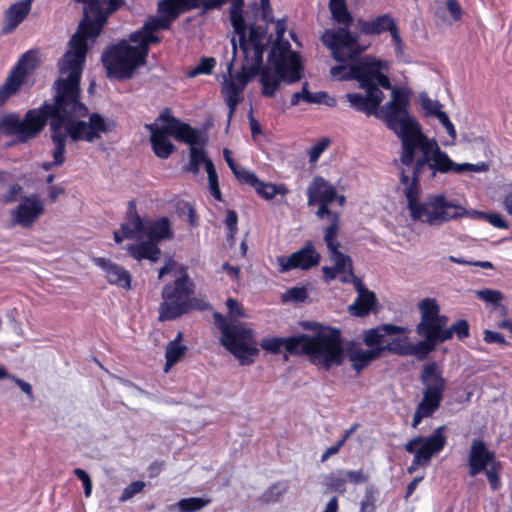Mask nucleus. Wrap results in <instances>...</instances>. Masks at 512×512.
Returning a JSON list of instances; mask_svg holds the SVG:
<instances>
[{
  "label": "nucleus",
  "mask_w": 512,
  "mask_h": 512,
  "mask_svg": "<svg viewBox=\"0 0 512 512\" xmlns=\"http://www.w3.org/2000/svg\"><path fill=\"white\" fill-rule=\"evenodd\" d=\"M386 122L387 127L401 140L400 162L403 166L410 167L417 152L423 155L427 152L431 162V178H435L437 174L486 170L485 163H455L434 139H428L422 132L421 125L409 113V95L405 91H394L393 100L386 106Z\"/></svg>",
  "instance_id": "1"
},
{
  "label": "nucleus",
  "mask_w": 512,
  "mask_h": 512,
  "mask_svg": "<svg viewBox=\"0 0 512 512\" xmlns=\"http://www.w3.org/2000/svg\"><path fill=\"white\" fill-rule=\"evenodd\" d=\"M430 165L427 152L425 155L420 153L418 157L415 156L411 165L413 167L412 176L410 177L405 169H401L399 181L404 185V194L411 218L431 226H439L463 217L466 210L461 205L449 201L444 194H430L423 202L419 200L421 177L428 172L429 179H432Z\"/></svg>",
  "instance_id": "2"
},
{
  "label": "nucleus",
  "mask_w": 512,
  "mask_h": 512,
  "mask_svg": "<svg viewBox=\"0 0 512 512\" xmlns=\"http://www.w3.org/2000/svg\"><path fill=\"white\" fill-rule=\"evenodd\" d=\"M115 127L114 120L105 118L98 112L90 113L88 121L63 115L54 117V120L49 121L50 138L54 145L53 161L44 162L43 170L50 171L53 167L64 164L68 137L73 142L92 143L101 137V133L108 134Z\"/></svg>",
  "instance_id": "3"
},
{
  "label": "nucleus",
  "mask_w": 512,
  "mask_h": 512,
  "mask_svg": "<svg viewBox=\"0 0 512 512\" xmlns=\"http://www.w3.org/2000/svg\"><path fill=\"white\" fill-rule=\"evenodd\" d=\"M268 63L269 66L261 68L259 77L264 97H275L282 82L293 84L303 76V61L299 53L291 49L289 41H278L272 45Z\"/></svg>",
  "instance_id": "4"
},
{
  "label": "nucleus",
  "mask_w": 512,
  "mask_h": 512,
  "mask_svg": "<svg viewBox=\"0 0 512 512\" xmlns=\"http://www.w3.org/2000/svg\"><path fill=\"white\" fill-rule=\"evenodd\" d=\"M84 64L85 59L70 53H65L58 62L60 73L67 74V77L54 82V101L50 104L63 116L82 119L90 115L88 107L81 101L80 81Z\"/></svg>",
  "instance_id": "5"
},
{
  "label": "nucleus",
  "mask_w": 512,
  "mask_h": 512,
  "mask_svg": "<svg viewBox=\"0 0 512 512\" xmlns=\"http://www.w3.org/2000/svg\"><path fill=\"white\" fill-rule=\"evenodd\" d=\"M201 0H160L157 3V17L146 21L143 26L130 34L129 40L144 45L148 50L151 44L161 42L155 34L159 30H169L172 23L182 14L200 7Z\"/></svg>",
  "instance_id": "6"
},
{
  "label": "nucleus",
  "mask_w": 512,
  "mask_h": 512,
  "mask_svg": "<svg viewBox=\"0 0 512 512\" xmlns=\"http://www.w3.org/2000/svg\"><path fill=\"white\" fill-rule=\"evenodd\" d=\"M195 284L188 273L183 271L174 281L165 284L161 291L159 305L160 322L172 321L196 308Z\"/></svg>",
  "instance_id": "7"
},
{
  "label": "nucleus",
  "mask_w": 512,
  "mask_h": 512,
  "mask_svg": "<svg viewBox=\"0 0 512 512\" xmlns=\"http://www.w3.org/2000/svg\"><path fill=\"white\" fill-rule=\"evenodd\" d=\"M148 53L144 45L131 46L122 40L109 46L103 52L101 61L109 78L123 81L132 78L136 69L146 63Z\"/></svg>",
  "instance_id": "8"
},
{
  "label": "nucleus",
  "mask_w": 512,
  "mask_h": 512,
  "mask_svg": "<svg viewBox=\"0 0 512 512\" xmlns=\"http://www.w3.org/2000/svg\"><path fill=\"white\" fill-rule=\"evenodd\" d=\"M420 379L424 390L413 415V428H417L424 418L431 417L440 408L446 388V380L435 361L423 366Z\"/></svg>",
  "instance_id": "9"
},
{
  "label": "nucleus",
  "mask_w": 512,
  "mask_h": 512,
  "mask_svg": "<svg viewBox=\"0 0 512 512\" xmlns=\"http://www.w3.org/2000/svg\"><path fill=\"white\" fill-rule=\"evenodd\" d=\"M214 324L221 331L222 345L237 359L241 364H249L252 359L250 356H256L258 349L252 344L253 331L245 326L244 323L229 321L219 312L213 313Z\"/></svg>",
  "instance_id": "10"
},
{
  "label": "nucleus",
  "mask_w": 512,
  "mask_h": 512,
  "mask_svg": "<svg viewBox=\"0 0 512 512\" xmlns=\"http://www.w3.org/2000/svg\"><path fill=\"white\" fill-rule=\"evenodd\" d=\"M308 357L311 363L325 370L341 365L345 358L341 331L328 328L312 335Z\"/></svg>",
  "instance_id": "11"
},
{
  "label": "nucleus",
  "mask_w": 512,
  "mask_h": 512,
  "mask_svg": "<svg viewBox=\"0 0 512 512\" xmlns=\"http://www.w3.org/2000/svg\"><path fill=\"white\" fill-rule=\"evenodd\" d=\"M338 29H326L322 36V43L331 51L333 58L340 63L356 60L366 50V46L359 43V35L350 31L352 23L341 24Z\"/></svg>",
  "instance_id": "12"
},
{
  "label": "nucleus",
  "mask_w": 512,
  "mask_h": 512,
  "mask_svg": "<svg viewBox=\"0 0 512 512\" xmlns=\"http://www.w3.org/2000/svg\"><path fill=\"white\" fill-rule=\"evenodd\" d=\"M337 190L322 176H315L307 188L308 206L318 205L316 216L319 219L327 217L331 224L339 226L340 215L330 210L329 206L335 201Z\"/></svg>",
  "instance_id": "13"
},
{
  "label": "nucleus",
  "mask_w": 512,
  "mask_h": 512,
  "mask_svg": "<svg viewBox=\"0 0 512 512\" xmlns=\"http://www.w3.org/2000/svg\"><path fill=\"white\" fill-rule=\"evenodd\" d=\"M38 60L32 51L25 52L11 68L4 83L0 86V107L14 96L24 84L28 75L37 68Z\"/></svg>",
  "instance_id": "14"
},
{
  "label": "nucleus",
  "mask_w": 512,
  "mask_h": 512,
  "mask_svg": "<svg viewBox=\"0 0 512 512\" xmlns=\"http://www.w3.org/2000/svg\"><path fill=\"white\" fill-rule=\"evenodd\" d=\"M446 426L441 425L435 428L429 436H417L410 439L404 446L409 454L417 455V461L422 459L428 465L431 459L439 454L447 444Z\"/></svg>",
  "instance_id": "15"
},
{
  "label": "nucleus",
  "mask_w": 512,
  "mask_h": 512,
  "mask_svg": "<svg viewBox=\"0 0 512 512\" xmlns=\"http://www.w3.org/2000/svg\"><path fill=\"white\" fill-rule=\"evenodd\" d=\"M321 255L317 252L312 241H307L304 246L290 256H281L277 258L281 272H289L291 270L308 271L318 266Z\"/></svg>",
  "instance_id": "16"
},
{
  "label": "nucleus",
  "mask_w": 512,
  "mask_h": 512,
  "mask_svg": "<svg viewBox=\"0 0 512 512\" xmlns=\"http://www.w3.org/2000/svg\"><path fill=\"white\" fill-rule=\"evenodd\" d=\"M383 68V62L379 59H369L367 57L360 58L352 61L349 66V71L346 76H341V79H351L359 82L362 89H379L375 87L374 77L378 69Z\"/></svg>",
  "instance_id": "17"
},
{
  "label": "nucleus",
  "mask_w": 512,
  "mask_h": 512,
  "mask_svg": "<svg viewBox=\"0 0 512 512\" xmlns=\"http://www.w3.org/2000/svg\"><path fill=\"white\" fill-rule=\"evenodd\" d=\"M44 212V203L38 195L26 196L16 209L11 211V221L13 225H20L29 229L33 227Z\"/></svg>",
  "instance_id": "18"
},
{
  "label": "nucleus",
  "mask_w": 512,
  "mask_h": 512,
  "mask_svg": "<svg viewBox=\"0 0 512 512\" xmlns=\"http://www.w3.org/2000/svg\"><path fill=\"white\" fill-rule=\"evenodd\" d=\"M496 460L495 452L482 439H474L468 452V475L477 476Z\"/></svg>",
  "instance_id": "19"
},
{
  "label": "nucleus",
  "mask_w": 512,
  "mask_h": 512,
  "mask_svg": "<svg viewBox=\"0 0 512 512\" xmlns=\"http://www.w3.org/2000/svg\"><path fill=\"white\" fill-rule=\"evenodd\" d=\"M366 95L360 93H347L346 98L349 101L352 108L356 111L363 112L366 115H376L383 119L381 112H378V108L384 99V93L381 89H364Z\"/></svg>",
  "instance_id": "20"
},
{
  "label": "nucleus",
  "mask_w": 512,
  "mask_h": 512,
  "mask_svg": "<svg viewBox=\"0 0 512 512\" xmlns=\"http://www.w3.org/2000/svg\"><path fill=\"white\" fill-rule=\"evenodd\" d=\"M94 263L103 269L109 284L126 290L131 288V274L124 267L103 257L95 258Z\"/></svg>",
  "instance_id": "21"
},
{
  "label": "nucleus",
  "mask_w": 512,
  "mask_h": 512,
  "mask_svg": "<svg viewBox=\"0 0 512 512\" xmlns=\"http://www.w3.org/2000/svg\"><path fill=\"white\" fill-rule=\"evenodd\" d=\"M338 231L339 226L337 227L336 224H330L324 230V241L330 252L331 259L335 263V267L340 273H344L347 265L352 268V261L349 256L339 250L340 243L337 241Z\"/></svg>",
  "instance_id": "22"
},
{
  "label": "nucleus",
  "mask_w": 512,
  "mask_h": 512,
  "mask_svg": "<svg viewBox=\"0 0 512 512\" xmlns=\"http://www.w3.org/2000/svg\"><path fill=\"white\" fill-rule=\"evenodd\" d=\"M161 118L166 121L168 132L177 141L186 143L190 145V147L199 143L200 133L197 129L187 123L181 122L174 116L165 117L161 115Z\"/></svg>",
  "instance_id": "23"
},
{
  "label": "nucleus",
  "mask_w": 512,
  "mask_h": 512,
  "mask_svg": "<svg viewBox=\"0 0 512 512\" xmlns=\"http://www.w3.org/2000/svg\"><path fill=\"white\" fill-rule=\"evenodd\" d=\"M150 129V143L154 154L161 159H167L174 152L175 145L169 140L171 135L166 125L162 127L151 125Z\"/></svg>",
  "instance_id": "24"
},
{
  "label": "nucleus",
  "mask_w": 512,
  "mask_h": 512,
  "mask_svg": "<svg viewBox=\"0 0 512 512\" xmlns=\"http://www.w3.org/2000/svg\"><path fill=\"white\" fill-rule=\"evenodd\" d=\"M33 1L34 0H21L9 6L4 14L5 25L3 31L5 33L12 32L24 21L31 11Z\"/></svg>",
  "instance_id": "25"
},
{
  "label": "nucleus",
  "mask_w": 512,
  "mask_h": 512,
  "mask_svg": "<svg viewBox=\"0 0 512 512\" xmlns=\"http://www.w3.org/2000/svg\"><path fill=\"white\" fill-rule=\"evenodd\" d=\"M357 24L360 33L365 35H378L386 31L391 32L396 26L395 20L387 14L377 16L371 21L359 18Z\"/></svg>",
  "instance_id": "26"
},
{
  "label": "nucleus",
  "mask_w": 512,
  "mask_h": 512,
  "mask_svg": "<svg viewBox=\"0 0 512 512\" xmlns=\"http://www.w3.org/2000/svg\"><path fill=\"white\" fill-rule=\"evenodd\" d=\"M377 305V298L374 292L362 287L353 304L349 306V312L356 317L369 315Z\"/></svg>",
  "instance_id": "27"
},
{
  "label": "nucleus",
  "mask_w": 512,
  "mask_h": 512,
  "mask_svg": "<svg viewBox=\"0 0 512 512\" xmlns=\"http://www.w3.org/2000/svg\"><path fill=\"white\" fill-rule=\"evenodd\" d=\"M106 23L107 18L102 13L87 16L83 14V19L80 21L78 31L75 34H81L86 40L88 38L95 39L101 34Z\"/></svg>",
  "instance_id": "28"
},
{
  "label": "nucleus",
  "mask_w": 512,
  "mask_h": 512,
  "mask_svg": "<svg viewBox=\"0 0 512 512\" xmlns=\"http://www.w3.org/2000/svg\"><path fill=\"white\" fill-rule=\"evenodd\" d=\"M380 356L381 350L378 349V347L369 350H364L361 347H350L348 349L349 360L353 369L358 373L368 367L373 360Z\"/></svg>",
  "instance_id": "29"
},
{
  "label": "nucleus",
  "mask_w": 512,
  "mask_h": 512,
  "mask_svg": "<svg viewBox=\"0 0 512 512\" xmlns=\"http://www.w3.org/2000/svg\"><path fill=\"white\" fill-rule=\"evenodd\" d=\"M144 232L149 240L154 241L157 244L162 240H171L174 237V233L171 229V222L166 216L147 223Z\"/></svg>",
  "instance_id": "30"
},
{
  "label": "nucleus",
  "mask_w": 512,
  "mask_h": 512,
  "mask_svg": "<svg viewBox=\"0 0 512 512\" xmlns=\"http://www.w3.org/2000/svg\"><path fill=\"white\" fill-rule=\"evenodd\" d=\"M127 251L131 257L138 261L146 259L151 262H156L161 255V250L157 243L149 239L147 241L130 244Z\"/></svg>",
  "instance_id": "31"
},
{
  "label": "nucleus",
  "mask_w": 512,
  "mask_h": 512,
  "mask_svg": "<svg viewBox=\"0 0 512 512\" xmlns=\"http://www.w3.org/2000/svg\"><path fill=\"white\" fill-rule=\"evenodd\" d=\"M145 230V225L136 211V205L134 201H130L126 212L125 222L121 224V232L127 239H132L138 233H142Z\"/></svg>",
  "instance_id": "32"
},
{
  "label": "nucleus",
  "mask_w": 512,
  "mask_h": 512,
  "mask_svg": "<svg viewBox=\"0 0 512 512\" xmlns=\"http://www.w3.org/2000/svg\"><path fill=\"white\" fill-rule=\"evenodd\" d=\"M308 84L305 83L302 87V91L295 92L290 99V105L296 106L300 103V101H305L307 103H326L329 106H333L335 104V100L330 98L328 93L325 91H319L316 93H311L308 90Z\"/></svg>",
  "instance_id": "33"
},
{
  "label": "nucleus",
  "mask_w": 512,
  "mask_h": 512,
  "mask_svg": "<svg viewBox=\"0 0 512 512\" xmlns=\"http://www.w3.org/2000/svg\"><path fill=\"white\" fill-rule=\"evenodd\" d=\"M417 333L420 336H423L424 339L418 341L416 344H409L408 356L413 355L419 361H423L432 351L435 350L436 345L431 333L425 330H417Z\"/></svg>",
  "instance_id": "34"
},
{
  "label": "nucleus",
  "mask_w": 512,
  "mask_h": 512,
  "mask_svg": "<svg viewBox=\"0 0 512 512\" xmlns=\"http://www.w3.org/2000/svg\"><path fill=\"white\" fill-rule=\"evenodd\" d=\"M419 308L421 310V321L417 325V330L434 329L435 326L432 324V320L440 311V307L436 300L432 298H425L419 303Z\"/></svg>",
  "instance_id": "35"
},
{
  "label": "nucleus",
  "mask_w": 512,
  "mask_h": 512,
  "mask_svg": "<svg viewBox=\"0 0 512 512\" xmlns=\"http://www.w3.org/2000/svg\"><path fill=\"white\" fill-rule=\"evenodd\" d=\"M243 90L244 89L241 86H239L234 80H226L222 87V94L229 108V122L232 119L239 102L241 101V93Z\"/></svg>",
  "instance_id": "36"
},
{
  "label": "nucleus",
  "mask_w": 512,
  "mask_h": 512,
  "mask_svg": "<svg viewBox=\"0 0 512 512\" xmlns=\"http://www.w3.org/2000/svg\"><path fill=\"white\" fill-rule=\"evenodd\" d=\"M312 335L299 334L295 336L285 337V350L291 355L309 356Z\"/></svg>",
  "instance_id": "37"
},
{
  "label": "nucleus",
  "mask_w": 512,
  "mask_h": 512,
  "mask_svg": "<svg viewBox=\"0 0 512 512\" xmlns=\"http://www.w3.org/2000/svg\"><path fill=\"white\" fill-rule=\"evenodd\" d=\"M183 337L182 332H178L175 339L170 341L166 346L165 351V368L164 371L168 372V370L174 366L186 353L187 347L181 344V340Z\"/></svg>",
  "instance_id": "38"
},
{
  "label": "nucleus",
  "mask_w": 512,
  "mask_h": 512,
  "mask_svg": "<svg viewBox=\"0 0 512 512\" xmlns=\"http://www.w3.org/2000/svg\"><path fill=\"white\" fill-rule=\"evenodd\" d=\"M329 9L337 24L353 23L354 18L348 10L346 0H329Z\"/></svg>",
  "instance_id": "39"
},
{
  "label": "nucleus",
  "mask_w": 512,
  "mask_h": 512,
  "mask_svg": "<svg viewBox=\"0 0 512 512\" xmlns=\"http://www.w3.org/2000/svg\"><path fill=\"white\" fill-rule=\"evenodd\" d=\"M246 24L244 23V34L243 38L241 37V34H237L239 37V48L240 50H245V48L249 43H258V44H265L264 40L266 38L267 29L265 27L251 25L249 28V37L246 38Z\"/></svg>",
  "instance_id": "40"
},
{
  "label": "nucleus",
  "mask_w": 512,
  "mask_h": 512,
  "mask_svg": "<svg viewBox=\"0 0 512 512\" xmlns=\"http://www.w3.org/2000/svg\"><path fill=\"white\" fill-rule=\"evenodd\" d=\"M256 193L265 200L273 199L277 194L284 195L288 193V189L284 184H273L258 180V184L254 187Z\"/></svg>",
  "instance_id": "41"
},
{
  "label": "nucleus",
  "mask_w": 512,
  "mask_h": 512,
  "mask_svg": "<svg viewBox=\"0 0 512 512\" xmlns=\"http://www.w3.org/2000/svg\"><path fill=\"white\" fill-rule=\"evenodd\" d=\"M244 0H232L230 10V21L236 34H244V16H243Z\"/></svg>",
  "instance_id": "42"
},
{
  "label": "nucleus",
  "mask_w": 512,
  "mask_h": 512,
  "mask_svg": "<svg viewBox=\"0 0 512 512\" xmlns=\"http://www.w3.org/2000/svg\"><path fill=\"white\" fill-rule=\"evenodd\" d=\"M88 52V43L85 37L81 34H74L69 41V49L66 53H70L76 58H82L86 60Z\"/></svg>",
  "instance_id": "43"
},
{
  "label": "nucleus",
  "mask_w": 512,
  "mask_h": 512,
  "mask_svg": "<svg viewBox=\"0 0 512 512\" xmlns=\"http://www.w3.org/2000/svg\"><path fill=\"white\" fill-rule=\"evenodd\" d=\"M382 69H378V72L377 74H375V77H374V83H375V87H382L386 90H389V89H392V93H391V100L388 101L381 109V114L383 115V121L385 122V124L387 125V122H386V106L388 103H390L392 100H393V93L395 90H402V91H405L408 93L409 97L411 96L410 95V92L406 89H403V88H399V87H392L391 85V81L389 79V77L385 74H383L381 72Z\"/></svg>",
  "instance_id": "44"
},
{
  "label": "nucleus",
  "mask_w": 512,
  "mask_h": 512,
  "mask_svg": "<svg viewBox=\"0 0 512 512\" xmlns=\"http://www.w3.org/2000/svg\"><path fill=\"white\" fill-rule=\"evenodd\" d=\"M409 344L410 342H408L406 339L393 338L383 347H378V349L381 350V355L387 351L399 356H408Z\"/></svg>",
  "instance_id": "45"
},
{
  "label": "nucleus",
  "mask_w": 512,
  "mask_h": 512,
  "mask_svg": "<svg viewBox=\"0 0 512 512\" xmlns=\"http://www.w3.org/2000/svg\"><path fill=\"white\" fill-rule=\"evenodd\" d=\"M342 471L330 473L326 476V486L331 492H337L343 495L346 492L347 479L342 475Z\"/></svg>",
  "instance_id": "46"
},
{
  "label": "nucleus",
  "mask_w": 512,
  "mask_h": 512,
  "mask_svg": "<svg viewBox=\"0 0 512 512\" xmlns=\"http://www.w3.org/2000/svg\"><path fill=\"white\" fill-rule=\"evenodd\" d=\"M209 502V499L190 497L178 501L177 506L180 512H196L204 508Z\"/></svg>",
  "instance_id": "47"
},
{
  "label": "nucleus",
  "mask_w": 512,
  "mask_h": 512,
  "mask_svg": "<svg viewBox=\"0 0 512 512\" xmlns=\"http://www.w3.org/2000/svg\"><path fill=\"white\" fill-rule=\"evenodd\" d=\"M245 50H241L245 60L248 62H254L255 64H262L263 54L266 48V44L249 43Z\"/></svg>",
  "instance_id": "48"
},
{
  "label": "nucleus",
  "mask_w": 512,
  "mask_h": 512,
  "mask_svg": "<svg viewBox=\"0 0 512 512\" xmlns=\"http://www.w3.org/2000/svg\"><path fill=\"white\" fill-rule=\"evenodd\" d=\"M384 338L385 336L379 325L375 328L368 329L364 332L363 342L366 346L370 347L371 349L383 347L384 345H382V343L384 342Z\"/></svg>",
  "instance_id": "49"
},
{
  "label": "nucleus",
  "mask_w": 512,
  "mask_h": 512,
  "mask_svg": "<svg viewBox=\"0 0 512 512\" xmlns=\"http://www.w3.org/2000/svg\"><path fill=\"white\" fill-rule=\"evenodd\" d=\"M502 470V463L499 460L494 461L491 465H489L485 473L487 480L490 484L492 490H497L501 486L500 473Z\"/></svg>",
  "instance_id": "50"
},
{
  "label": "nucleus",
  "mask_w": 512,
  "mask_h": 512,
  "mask_svg": "<svg viewBox=\"0 0 512 512\" xmlns=\"http://www.w3.org/2000/svg\"><path fill=\"white\" fill-rule=\"evenodd\" d=\"M420 105L421 108L425 111V116L427 117L434 116L437 118L439 113L443 111V105L437 100L430 99L426 94L421 95Z\"/></svg>",
  "instance_id": "51"
},
{
  "label": "nucleus",
  "mask_w": 512,
  "mask_h": 512,
  "mask_svg": "<svg viewBox=\"0 0 512 512\" xmlns=\"http://www.w3.org/2000/svg\"><path fill=\"white\" fill-rule=\"evenodd\" d=\"M145 482L141 480L133 481L128 486H126L121 495L119 496V502L124 503L128 500L132 499L135 495L142 492L145 488Z\"/></svg>",
  "instance_id": "52"
},
{
  "label": "nucleus",
  "mask_w": 512,
  "mask_h": 512,
  "mask_svg": "<svg viewBox=\"0 0 512 512\" xmlns=\"http://www.w3.org/2000/svg\"><path fill=\"white\" fill-rule=\"evenodd\" d=\"M216 66V60L213 57H203L200 59L199 64L189 72L190 77L205 74L209 75L212 73Z\"/></svg>",
  "instance_id": "53"
},
{
  "label": "nucleus",
  "mask_w": 512,
  "mask_h": 512,
  "mask_svg": "<svg viewBox=\"0 0 512 512\" xmlns=\"http://www.w3.org/2000/svg\"><path fill=\"white\" fill-rule=\"evenodd\" d=\"M260 347L269 353L278 354L281 348H285V337L264 338L260 342Z\"/></svg>",
  "instance_id": "54"
},
{
  "label": "nucleus",
  "mask_w": 512,
  "mask_h": 512,
  "mask_svg": "<svg viewBox=\"0 0 512 512\" xmlns=\"http://www.w3.org/2000/svg\"><path fill=\"white\" fill-rule=\"evenodd\" d=\"M233 174L241 184H245L253 188L258 184L259 178L254 172L248 169L239 167L233 172Z\"/></svg>",
  "instance_id": "55"
},
{
  "label": "nucleus",
  "mask_w": 512,
  "mask_h": 512,
  "mask_svg": "<svg viewBox=\"0 0 512 512\" xmlns=\"http://www.w3.org/2000/svg\"><path fill=\"white\" fill-rule=\"evenodd\" d=\"M329 144L330 140L328 138H322L316 144H314L308 151L309 162H316L321 154L327 149Z\"/></svg>",
  "instance_id": "56"
},
{
  "label": "nucleus",
  "mask_w": 512,
  "mask_h": 512,
  "mask_svg": "<svg viewBox=\"0 0 512 512\" xmlns=\"http://www.w3.org/2000/svg\"><path fill=\"white\" fill-rule=\"evenodd\" d=\"M225 224L228 229L227 240L228 241L233 240L235 234L238 231V227H237L238 215L234 210H227Z\"/></svg>",
  "instance_id": "57"
},
{
  "label": "nucleus",
  "mask_w": 512,
  "mask_h": 512,
  "mask_svg": "<svg viewBox=\"0 0 512 512\" xmlns=\"http://www.w3.org/2000/svg\"><path fill=\"white\" fill-rule=\"evenodd\" d=\"M477 296L479 299L492 304H497L504 298L502 292L488 288L477 291Z\"/></svg>",
  "instance_id": "58"
},
{
  "label": "nucleus",
  "mask_w": 512,
  "mask_h": 512,
  "mask_svg": "<svg viewBox=\"0 0 512 512\" xmlns=\"http://www.w3.org/2000/svg\"><path fill=\"white\" fill-rule=\"evenodd\" d=\"M451 326L453 334H455L459 340L470 337V325L466 319H459Z\"/></svg>",
  "instance_id": "59"
},
{
  "label": "nucleus",
  "mask_w": 512,
  "mask_h": 512,
  "mask_svg": "<svg viewBox=\"0 0 512 512\" xmlns=\"http://www.w3.org/2000/svg\"><path fill=\"white\" fill-rule=\"evenodd\" d=\"M73 474L82 482L85 497H90L92 493L93 483L89 474L81 468H75L73 470Z\"/></svg>",
  "instance_id": "60"
},
{
  "label": "nucleus",
  "mask_w": 512,
  "mask_h": 512,
  "mask_svg": "<svg viewBox=\"0 0 512 512\" xmlns=\"http://www.w3.org/2000/svg\"><path fill=\"white\" fill-rule=\"evenodd\" d=\"M77 3L83 4V14H99L102 13V1L101 0H74Z\"/></svg>",
  "instance_id": "61"
},
{
  "label": "nucleus",
  "mask_w": 512,
  "mask_h": 512,
  "mask_svg": "<svg viewBox=\"0 0 512 512\" xmlns=\"http://www.w3.org/2000/svg\"><path fill=\"white\" fill-rule=\"evenodd\" d=\"M285 492V489H280L279 483L272 484L262 495L265 502H277Z\"/></svg>",
  "instance_id": "62"
},
{
  "label": "nucleus",
  "mask_w": 512,
  "mask_h": 512,
  "mask_svg": "<svg viewBox=\"0 0 512 512\" xmlns=\"http://www.w3.org/2000/svg\"><path fill=\"white\" fill-rule=\"evenodd\" d=\"M375 497L372 488H367L361 501L360 512H375Z\"/></svg>",
  "instance_id": "63"
},
{
  "label": "nucleus",
  "mask_w": 512,
  "mask_h": 512,
  "mask_svg": "<svg viewBox=\"0 0 512 512\" xmlns=\"http://www.w3.org/2000/svg\"><path fill=\"white\" fill-rule=\"evenodd\" d=\"M23 192V188L19 184H13L9 187L8 192L4 194L1 201L5 204L17 201Z\"/></svg>",
  "instance_id": "64"
}]
</instances>
